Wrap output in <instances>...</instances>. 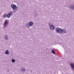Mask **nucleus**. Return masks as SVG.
<instances>
[{
    "instance_id": "1a4fd4ad",
    "label": "nucleus",
    "mask_w": 74,
    "mask_h": 74,
    "mask_svg": "<svg viewBox=\"0 0 74 74\" xmlns=\"http://www.w3.org/2000/svg\"><path fill=\"white\" fill-rule=\"evenodd\" d=\"M61 45L62 46H63V47H65V46H66V44H65V42H62Z\"/></svg>"
},
{
    "instance_id": "2eb2a0df",
    "label": "nucleus",
    "mask_w": 74,
    "mask_h": 74,
    "mask_svg": "<svg viewBox=\"0 0 74 74\" xmlns=\"http://www.w3.org/2000/svg\"><path fill=\"white\" fill-rule=\"evenodd\" d=\"M51 52L54 55H55V51H54V50H52Z\"/></svg>"
},
{
    "instance_id": "f3484780",
    "label": "nucleus",
    "mask_w": 74,
    "mask_h": 74,
    "mask_svg": "<svg viewBox=\"0 0 74 74\" xmlns=\"http://www.w3.org/2000/svg\"><path fill=\"white\" fill-rule=\"evenodd\" d=\"M12 63H14V62H15V60L14 59H12Z\"/></svg>"
},
{
    "instance_id": "0eeeda50",
    "label": "nucleus",
    "mask_w": 74,
    "mask_h": 74,
    "mask_svg": "<svg viewBox=\"0 0 74 74\" xmlns=\"http://www.w3.org/2000/svg\"><path fill=\"white\" fill-rule=\"evenodd\" d=\"M71 68L72 70L74 69V63H71Z\"/></svg>"
},
{
    "instance_id": "f257e3e1",
    "label": "nucleus",
    "mask_w": 74,
    "mask_h": 74,
    "mask_svg": "<svg viewBox=\"0 0 74 74\" xmlns=\"http://www.w3.org/2000/svg\"><path fill=\"white\" fill-rule=\"evenodd\" d=\"M33 25V23L32 21L27 23L26 24V26L28 28L32 26Z\"/></svg>"
},
{
    "instance_id": "dca6fc26",
    "label": "nucleus",
    "mask_w": 74,
    "mask_h": 74,
    "mask_svg": "<svg viewBox=\"0 0 74 74\" xmlns=\"http://www.w3.org/2000/svg\"><path fill=\"white\" fill-rule=\"evenodd\" d=\"M6 16H7V15H6V14L5 13L4 14H3V17H4V18H5Z\"/></svg>"
},
{
    "instance_id": "4468645a",
    "label": "nucleus",
    "mask_w": 74,
    "mask_h": 74,
    "mask_svg": "<svg viewBox=\"0 0 74 74\" xmlns=\"http://www.w3.org/2000/svg\"><path fill=\"white\" fill-rule=\"evenodd\" d=\"M5 54H6V55L9 54V51H8V50H6L5 52Z\"/></svg>"
},
{
    "instance_id": "39448f33",
    "label": "nucleus",
    "mask_w": 74,
    "mask_h": 74,
    "mask_svg": "<svg viewBox=\"0 0 74 74\" xmlns=\"http://www.w3.org/2000/svg\"><path fill=\"white\" fill-rule=\"evenodd\" d=\"M7 25H8V20L6 19L5 20L4 23L3 25L4 29H5V28L7 27Z\"/></svg>"
},
{
    "instance_id": "423d86ee",
    "label": "nucleus",
    "mask_w": 74,
    "mask_h": 74,
    "mask_svg": "<svg viewBox=\"0 0 74 74\" xmlns=\"http://www.w3.org/2000/svg\"><path fill=\"white\" fill-rule=\"evenodd\" d=\"M67 33V30L65 29H61V34H66Z\"/></svg>"
},
{
    "instance_id": "f03ea898",
    "label": "nucleus",
    "mask_w": 74,
    "mask_h": 74,
    "mask_svg": "<svg viewBox=\"0 0 74 74\" xmlns=\"http://www.w3.org/2000/svg\"><path fill=\"white\" fill-rule=\"evenodd\" d=\"M56 32L57 33H59V34H61L62 32V29L60 28H56Z\"/></svg>"
},
{
    "instance_id": "7ed1b4c3",
    "label": "nucleus",
    "mask_w": 74,
    "mask_h": 74,
    "mask_svg": "<svg viewBox=\"0 0 74 74\" xmlns=\"http://www.w3.org/2000/svg\"><path fill=\"white\" fill-rule=\"evenodd\" d=\"M11 7L12 8L13 10H15L17 8L16 6L13 4L11 5Z\"/></svg>"
},
{
    "instance_id": "20e7f679",
    "label": "nucleus",
    "mask_w": 74,
    "mask_h": 74,
    "mask_svg": "<svg viewBox=\"0 0 74 74\" xmlns=\"http://www.w3.org/2000/svg\"><path fill=\"white\" fill-rule=\"evenodd\" d=\"M49 26H50V29L51 30H54V29H55V26L53 25H50V23H49L48 24Z\"/></svg>"
},
{
    "instance_id": "ddd939ff",
    "label": "nucleus",
    "mask_w": 74,
    "mask_h": 74,
    "mask_svg": "<svg viewBox=\"0 0 74 74\" xmlns=\"http://www.w3.org/2000/svg\"><path fill=\"white\" fill-rule=\"evenodd\" d=\"M9 14L10 16L12 15H13V11H11L9 12Z\"/></svg>"
},
{
    "instance_id": "a211bd4d",
    "label": "nucleus",
    "mask_w": 74,
    "mask_h": 74,
    "mask_svg": "<svg viewBox=\"0 0 74 74\" xmlns=\"http://www.w3.org/2000/svg\"><path fill=\"white\" fill-rule=\"evenodd\" d=\"M17 11V10H16L15 11Z\"/></svg>"
},
{
    "instance_id": "9d476101",
    "label": "nucleus",
    "mask_w": 74,
    "mask_h": 74,
    "mask_svg": "<svg viewBox=\"0 0 74 74\" xmlns=\"http://www.w3.org/2000/svg\"><path fill=\"white\" fill-rule=\"evenodd\" d=\"M69 8L71 10H74V5H71L69 7Z\"/></svg>"
},
{
    "instance_id": "f8f14e48",
    "label": "nucleus",
    "mask_w": 74,
    "mask_h": 74,
    "mask_svg": "<svg viewBox=\"0 0 74 74\" xmlns=\"http://www.w3.org/2000/svg\"><path fill=\"white\" fill-rule=\"evenodd\" d=\"M11 15L8 13L6 15V17L8 18H10L11 17Z\"/></svg>"
},
{
    "instance_id": "6e6552de",
    "label": "nucleus",
    "mask_w": 74,
    "mask_h": 74,
    "mask_svg": "<svg viewBox=\"0 0 74 74\" xmlns=\"http://www.w3.org/2000/svg\"><path fill=\"white\" fill-rule=\"evenodd\" d=\"M21 72L22 73H24V72H25V71H26V69L25 68H23L21 69Z\"/></svg>"
},
{
    "instance_id": "9b49d317",
    "label": "nucleus",
    "mask_w": 74,
    "mask_h": 74,
    "mask_svg": "<svg viewBox=\"0 0 74 74\" xmlns=\"http://www.w3.org/2000/svg\"><path fill=\"white\" fill-rule=\"evenodd\" d=\"M4 38L5 40H8V37L7 35H5L4 36Z\"/></svg>"
}]
</instances>
